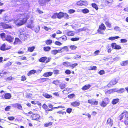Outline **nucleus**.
Returning a JSON list of instances; mask_svg holds the SVG:
<instances>
[{
    "instance_id": "obj_8",
    "label": "nucleus",
    "mask_w": 128,
    "mask_h": 128,
    "mask_svg": "<svg viewBox=\"0 0 128 128\" xmlns=\"http://www.w3.org/2000/svg\"><path fill=\"white\" fill-rule=\"evenodd\" d=\"M11 97V94L10 93H7L5 94L4 96L3 95L2 98V99L5 98L6 99H9Z\"/></svg>"
},
{
    "instance_id": "obj_34",
    "label": "nucleus",
    "mask_w": 128,
    "mask_h": 128,
    "mask_svg": "<svg viewBox=\"0 0 128 128\" xmlns=\"http://www.w3.org/2000/svg\"><path fill=\"white\" fill-rule=\"evenodd\" d=\"M51 53L53 54L56 55L57 53H59V52L58 50H54L51 51Z\"/></svg>"
},
{
    "instance_id": "obj_6",
    "label": "nucleus",
    "mask_w": 128,
    "mask_h": 128,
    "mask_svg": "<svg viewBox=\"0 0 128 128\" xmlns=\"http://www.w3.org/2000/svg\"><path fill=\"white\" fill-rule=\"evenodd\" d=\"M118 79H115L112 80L108 84V86H110L111 85H114L116 84L118 82Z\"/></svg>"
},
{
    "instance_id": "obj_27",
    "label": "nucleus",
    "mask_w": 128,
    "mask_h": 128,
    "mask_svg": "<svg viewBox=\"0 0 128 128\" xmlns=\"http://www.w3.org/2000/svg\"><path fill=\"white\" fill-rule=\"evenodd\" d=\"M120 38L118 36H116L115 37H109L108 39L109 40H112Z\"/></svg>"
},
{
    "instance_id": "obj_39",
    "label": "nucleus",
    "mask_w": 128,
    "mask_h": 128,
    "mask_svg": "<svg viewBox=\"0 0 128 128\" xmlns=\"http://www.w3.org/2000/svg\"><path fill=\"white\" fill-rule=\"evenodd\" d=\"M44 49L45 51H48L50 49V48L49 46L44 47Z\"/></svg>"
},
{
    "instance_id": "obj_10",
    "label": "nucleus",
    "mask_w": 128,
    "mask_h": 128,
    "mask_svg": "<svg viewBox=\"0 0 128 128\" xmlns=\"http://www.w3.org/2000/svg\"><path fill=\"white\" fill-rule=\"evenodd\" d=\"M41 70H39L38 72H37L36 70H32L30 71L28 74V76H30L32 74H34L35 73H39L41 72Z\"/></svg>"
},
{
    "instance_id": "obj_37",
    "label": "nucleus",
    "mask_w": 128,
    "mask_h": 128,
    "mask_svg": "<svg viewBox=\"0 0 128 128\" xmlns=\"http://www.w3.org/2000/svg\"><path fill=\"white\" fill-rule=\"evenodd\" d=\"M83 1L80 0L78 2L76 3V4L78 6H83Z\"/></svg>"
},
{
    "instance_id": "obj_58",
    "label": "nucleus",
    "mask_w": 128,
    "mask_h": 128,
    "mask_svg": "<svg viewBox=\"0 0 128 128\" xmlns=\"http://www.w3.org/2000/svg\"><path fill=\"white\" fill-rule=\"evenodd\" d=\"M72 110V108H68L66 110V112L68 113H70L71 112Z\"/></svg>"
},
{
    "instance_id": "obj_46",
    "label": "nucleus",
    "mask_w": 128,
    "mask_h": 128,
    "mask_svg": "<svg viewBox=\"0 0 128 128\" xmlns=\"http://www.w3.org/2000/svg\"><path fill=\"white\" fill-rule=\"evenodd\" d=\"M79 39V38H72L70 39L71 40L74 41L78 40Z\"/></svg>"
},
{
    "instance_id": "obj_14",
    "label": "nucleus",
    "mask_w": 128,
    "mask_h": 128,
    "mask_svg": "<svg viewBox=\"0 0 128 128\" xmlns=\"http://www.w3.org/2000/svg\"><path fill=\"white\" fill-rule=\"evenodd\" d=\"M21 43V41L18 38H16L15 39V40L14 42V45H16L18 44H20Z\"/></svg>"
},
{
    "instance_id": "obj_25",
    "label": "nucleus",
    "mask_w": 128,
    "mask_h": 128,
    "mask_svg": "<svg viewBox=\"0 0 128 128\" xmlns=\"http://www.w3.org/2000/svg\"><path fill=\"white\" fill-rule=\"evenodd\" d=\"M32 95L30 93H27L26 96V98L29 99L32 98Z\"/></svg>"
},
{
    "instance_id": "obj_2",
    "label": "nucleus",
    "mask_w": 128,
    "mask_h": 128,
    "mask_svg": "<svg viewBox=\"0 0 128 128\" xmlns=\"http://www.w3.org/2000/svg\"><path fill=\"white\" fill-rule=\"evenodd\" d=\"M1 38L4 40H6L10 43L13 42L14 38H12L9 35H6L4 33H2L0 34Z\"/></svg>"
},
{
    "instance_id": "obj_44",
    "label": "nucleus",
    "mask_w": 128,
    "mask_h": 128,
    "mask_svg": "<svg viewBox=\"0 0 128 128\" xmlns=\"http://www.w3.org/2000/svg\"><path fill=\"white\" fill-rule=\"evenodd\" d=\"M52 124V123L51 122H50L49 123L45 124L44 125V126L45 127H48L50 126Z\"/></svg>"
},
{
    "instance_id": "obj_21",
    "label": "nucleus",
    "mask_w": 128,
    "mask_h": 128,
    "mask_svg": "<svg viewBox=\"0 0 128 128\" xmlns=\"http://www.w3.org/2000/svg\"><path fill=\"white\" fill-rule=\"evenodd\" d=\"M99 30H104L106 28L104 24H102L99 26Z\"/></svg>"
},
{
    "instance_id": "obj_1",
    "label": "nucleus",
    "mask_w": 128,
    "mask_h": 128,
    "mask_svg": "<svg viewBox=\"0 0 128 128\" xmlns=\"http://www.w3.org/2000/svg\"><path fill=\"white\" fill-rule=\"evenodd\" d=\"M18 19L14 21V22L17 26H21L27 21L28 18L27 16L25 14H20L17 17Z\"/></svg>"
},
{
    "instance_id": "obj_61",
    "label": "nucleus",
    "mask_w": 128,
    "mask_h": 128,
    "mask_svg": "<svg viewBox=\"0 0 128 128\" xmlns=\"http://www.w3.org/2000/svg\"><path fill=\"white\" fill-rule=\"evenodd\" d=\"M11 106H7L5 109L6 111H8L10 109Z\"/></svg>"
},
{
    "instance_id": "obj_12",
    "label": "nucleus",
    "mask_w": 128,
    "mask_h": 128,
    "mask_svg": "<svg viewBox=\"0 0 128 128\" xmlns=\"http://www.w3.org/2000/svg\"><path fill=\"white\" fill-rule=\"evenodd\" d=\"M32 120H37L40 117L39 115L37 114H34L32 115Z\"/></svg>"
},
{
    "instance_id": "obj_43",
    "label": "nucleus",
    "mask_w": 128,
    "mask_h": 128,
    "mask_svg": "<svg viewBox=\"0 0 128 128\" xmlns=\"http://www.w3.org/2000/svg\"><path fill=\"white\" fill-rule=\"evenodd\" d=\"M34 48H35L34 46L30 47L28 48V50L30 52H32L33 51Z\"/></svg>"
},
{
    "instance_id": "obj_20",
    "label": "nucleus",
    "mask_w": 128,
    "mask_h": 128,
    "mask_svg": "<svg viewBox=\"0 0 128 128\" xmlns=\"http://www.w3.org/2000/svg\"><path fill=\"white\" fill-rule=\"evenodd\" d=\"M52 72H47L44 74L43 76L45 77H48L52 75Z\"/></svg>"
},
{
    "instance_id": "obj_17",
    "label": "nucleus",
    "mask_w": 128,
    "mask_h": 128,
    "mask_svg": "<svg viewBox=\"0 0 128 128\" xmlns=\"http://www.w3.org/2000/svg\"><path fill=\"white\" fill-rule=\"evenodd\" d=\"M106 124H107L109 125L110 126H112V122L110 118H109L108 119L107 121Z\"/></svg>"
},
{
    "instance_id": "obj_50",
    "label": "nucleus",
    "mask_w": 128,
    "mask_h": 128,
    "mask_svg": "<svg viewBox=\"0 0 128 128\" xmlns=\"http://www.w3.org/2000/svg\"><path fill=\"white\" fill-rule=\"evenodd\" d=\"M83 6H86L88 4V2L86 1H83Z\"/></svg>"
},
{
    "instance_id": "obj_49",
    "label": "nucleus",
    "mask_w": 128,
    "mask_h": 128,
    "mask_svg": "<svg viewBox=\"0 0 128 128\" xmlns=\"http://www.w3.org/2000/svg\"><path fill=\"white\" fill-rule=\"evenodd\" d=\"M59 86L61 89H62L65 87L66 85L64 84H62L59 85Z\"/></svg>"
},
{
    "instance_id": "obj_48",
    "label": "nucleus",
    "mask_w": 128,
    "mask_h": 128,
    "mask_svg": "<svg viewBox=\"0 0 128 128\" xmlns=\"http://www.w3.org/2000/svg\"><path fill=\"white\" fill-rule=\"evenodd\" d=\"M40 30V26H38L36 27L35 29V32H38Z\"/></svg>"
},
{
    "instance_id": "obj_56",
    "label": "nucleus",
    "mask_w": 128,
    "mask_h": 128,
    "mask_svg": "<svg viewBox=\"0 0 128 128\" xmlns=\"http://www.w3.org/2000/svg\"><path fill=\"white\" fill-rule=\"evenodd\" d=\"M71 73V71L68 70H66L65 71V73L67 74H70Z\"/></svg>"
},
{
    "instance_id": "obj_36",
    "label": "nucleus",
    "mask_w": 128,
    "mask_h": 128,
    "mask_svg": "<svg viewBox=\"0 0 128 128\" xmlns=\"http://www.w3.org/2000/svg\"><path fill=\"white\" fill-rule=\"evenodd\" d=\"M47 58L46 57H43L40 58L39 60L40 62H44L46 60Z\"/></svg>"
},
{
    "instance_id": "obj_9",
    "label": "nucleus",
    "mask_w": 128,
    "mask_h": 128,
    "mask_svg": "<svg viewBox=\"0 0 128 128\" xmlns=\"http://www.w3.org/2000/svg\"><path fill=\"white\" fill-rule=\"evenodd\" d=\"M113 2V0H106L105 4L106 6H111Z\"/></svg>"
},
{
    "instance_id": "obj_57",
    "label": "nucleus",
    "mask_w": 128,
    "mask_h": 128,
    "mask_svg": "<svg viewBox=\"0 0 128 128\" xmlns=\"http://www.w3.org/2000/svg\"><path fill=\"white\" fill-rule=\"evenodd\" d=\"M55 44H56L59 46H60L62 44L60 42L58 41H56Z\"/></svg>"
},
{
    "instance_id": "obj_63",
    "label": "nucleus",
    "mask_w": 128,
    "mask_h": 128,
    "mask_svg": "<svg viewBox=\"0 0 128 128\" xmlns=\"http://www.w3.org/2000/svg\"><path fill=\"white\" fill-rule=\"evenodd\" d=\"M116 44L115 43H113L112 44V46L113 48L114 49Z\"/></svg>"
},
{
    "instance_id": "obj_41",
    "label": "nucleus",
    "mask_w": 128,
    "mask_h": 128,
    "mask_svg": "<svg viewBox=\"0 0 128 128\" xmlns=\"http://www.w3.org/2000/svg\"><path fill=\"white\" fill-rule=\"evenodd\" d=\"M114 29L116 31L120 32L121 30L120 28L118 26H116L114 28Z\"/></svg>"
},
{
    "instance_id": "obj_7",
    "label": "nucleus",
    "mask_w": 128,
    "mask_h": 128,
    "mask_svg": "<svg viewBox=\"0 0 128 128\" xmlns=\"http://www.w3.org/2000/svg\"><path fill=\"white\" fill-rule=\"evenodd\" d=\"M29 37V36L27 34H21L20 36V39L22 40H25Z\"/></svg>"
},
{
    "instance_id": "obj_24",
    "label": "nucleus",
    "mask_w": 128,
    "mask_h": 128,
    "mask_svg": "<svg viewBox=\"0 0 128 128\" xmlns=\"http://www.w3.org/2000/svg\"><path fill=\"white\" fill-rule=\"evenodd\" d=\"M119 99L118 98L114 99L112 100V104H116L119 102Z\"/></svg>"
},
{
    "instance_id": "obj_62",
    "label": "nucleus",
    "mask_w": 128,
    "mask_h": 128,
    "mask_svg": "<svg viewBox=\"0 0 128 128\" xmlns=\"http://www.w3.org/2000/svg\"><path fill=\"white\" fill-rule=\"evenodd\" d=\"M120 41L121 42H127V40L125 39H121L120 40Z\"/></svg>"
},
{
    "instance_id": "obj_33",
    "label": "nucleus",
    "mask_w": 128,
    "mask_h": 128,
    "mask_svg": "<svg viewBox=\"0 0 128 128\" xmlns=\"http://www.w3.org/2000/svg\"><path fill=\"white\" fill-rule=\"evenodd\" d=\"M49 79L48 78H40L39 80L41 82H44L48 80Z\"/></svg>"
},
{
    "instance_id": "obj_40",
    "label": "nucleus",
    "mask_w": 128,
    "mask_h": 128,
    "mask_svg": "<svg viewBox=\"0 0 128 128\" xmlns=\"http://www.w3.org/2000/svg\"><path fill=\"white\" fill-rule=\"evenodd\" d=\"M92 6L96 10L98 9V7L97 5L96 4H92Z\"/></svg>"
},
{
    "instance_id": "obj_60",
    "label": "nucleus",
    "mask_w": 128,
    "mask_h": 128,
    "mask_svg": "<svg viewBox=\"0 0 128 128\" xmlns=\"http://www.w3.org/2000/svg\"><path fill=\"white\" fill-rule=\"evenodd\" d=\"M75 11L73 10L70 9L68 10V12L70 14H72Z\"/></svg>"
},
{
    "instance_id": "obj_4",
    "label": "nucleus",
    "mask_w": 128,
    "mask_h": 128,
    "mask_svg": "<svg viewBox=\"0 0 128 128\" xmlns=\"http://www.w3.org/2000/svg\"><path fill=\"white\" fill-rule=\"evenodd\" d=\"M109 102V99L107 98H106L102 101L100 104V105L102 107H104L108 104Z\"/></svg>"
},
{
    "instance_id": "obj_35",
    "label": "nucleus",
    "mask_w": 128,
    "mask_h": 128,
    "mask_svg": "<svg viewBox=\"0 0 128 128\" xmlns=\"http://www.w3.org/2000/svg\"><path fill=\"white\" fill-rule=\"evenodd\" d=\"M63 65L64 66L67 67L70 66V63L68 62H64L63 63Z\"/></svg>"
},
{
    "instance_id": "obj_32",
    "label": "nucleus",
    "mask_w": 128,
    "mask_h": 128,
    "mask_svg": "<svg viewBox=\"0 0 128 128\" xmlns=\"http://www.w3.org/2000/svg\"><path fill=\"white\" fill-rule=\"evenodd\" d=\"M6 45L5 44H3L0 47V49L2 50H6L5 48Z\"/></svg>"
},
{
    "instance_id": "obj_30",
    "label": "nucleus",
    "mask_w": 128,
    "mask_h": 128,
    "mask_svg": "<svg viewBox=\"0 0 128 128\" xmlns=\"http://www.w3.org/2000/svg\"><path fill=\"white\" fill-rule=\"evenodd\" d=\"M116 92H117L118 93H122L124 92L125 90L123 88H120L118 90H117L116 89Z\"/></svg>"
},
{
    "instance_id": "obj_23",
    "label": "nucleus",
    "mask_w": 128,
    "mask_h": 128,
    "mask_svg": "<svg viewBox=\"0 0 128 128\" xmlns=\"http://www.w3.org/2000/svg\"><path fill=\"white\" fill-rule=\"evenodd\" d=\"M43 96L47 98H50L52 97V96L46 93H44L43 94Z\"/></svg>"
},
{
    "instance_id": "obj_53",
    "label": "nucleus",
    "mask_w": 128,
    "mask_h": 128,
    "mask_svg": "<svg viewBox=\"0 0 128 128\" xmlns=\"http://www.w3.org/2000/svg\"><path fill=\"white\" fill-rule=\"evenodd\" d=\"M105 73L104 71L103 70H101L98 72V74L101 75Z\"/></svg>"
},
{
    "instance_id": "obj_54",
    "label": "nucleus",
    "mask_w": 128,
    "mask_h": 128,
    "mask_svg": "<svg viewBox=\"0 0 128 128\" xmlns=\"http://www.w3.org/2000/svg\"><path fill=\"white\" fill-rule=\"evenodd\" d=\"M8 118L10 120H13L14 119V118L13 116H10L8 117Z\"/></svg>"
},
{
    "instance_id": "obj_11",
    "label": "nucleus",
    "mask_w": 128,
    "mask_h": 128,
    "mask_svg": "<svg viewBox=\"0 0 128 128\" xmlns=\"http://www.w3.org/2000/svg\"><path fill=\"white\" fill-rule=\"evenodd\" d=\"M12 106L15 108H17L20 110H22V108L21 105L18 103L14 104Z\"/></svg>"
},
{
    "instance_id": "obj_19",
    "label": "nucleus",
    "mask_w": 128,
    "mask_h": 128,
    "mask_svg": "<svg viewBox=\"0 0 128 128\" xmlns=\"http://www.w3.org/2000/svg\"><path fill=\"white\" fill-rule=\"evenodd\" d=\"M71 104L74 106L75 107L79 106L80 104V103L78 102H75L72 103Z\"/></svg>"
},
{
    "instance_id": "obj_3",
    "label": "nucleus",
    "mask_w": 128,
    "mask_h": 128,
    "mask_svg": "<svg viewBox=\"0 0 128 128\" xmlns=\"http://www.w3.org/2000/svg\"><path fill=\"white\" fill-rule=\"evenodd\" d=\"M120 120H121L124 119V123L126 124H128V114L126 113H123L120 116Z\"/></svg>"
},
{
    "instance_id": "obj_29",
    "label": "nucleus",
    "mask_w": 128,
    "mask_h": 128,
    "mask_svg": "<svg viewBox=\"0 0 128 128\" xmlns=\"http://www.w3.org/2000/svg\"><path fill=\"white\" fill-rule=\"evenodd\" d=\"M3 20L4 21L6 22H8L11 21V20L10 19H8V18L7 17L3 18Z\"/></svg>"
},
{
    "instance_id": "obj_5",
    "label": "nucleus",
    "mask_w": 128,
    "mask_h": 128,
    "mask_svg": "<svg viewBox=\"0 0 128 128\" xmlns=\"http://www.w3.org/2000/svg\"><path fill=\"white\" fill-rule=\"evenodd\" d=\"M88 102L89 104H90L92 105H97L98 104V101L95 100L94 99L89 100L88 101Z\"/></svg>"
},
{
    "instance_id": "obj_16",
    "label": "nucleus",
    "mask_w": 128,
    "mask_h": 128,
    "mask_svg": "<svg viewBox=\"0 0 128 128\" xmlns=\"http://www.w3.org/2000/svg\"><path fill=\"white\" fill-rule=\"evenodd\" d=\"M90 87V84H87L85 85L82 87V89L84 90L88 89Z\"/></svg>"
},
{
    "instance_id": "obj_51",
    "label": "nucleus",
    "mask_w": 128,
    "mask_h": 128,
    "mask_svg": "<svg viewBox=\"0 0 128 128\" xmlns=\"http://www.w3.org/2000/svg\"><path fill=\"white\" fill-rule=\"evenodd\" d=\"M74 96L75 95L74 94H72L68 95V97L70 98H71L74 97Z\"/></svg>"
},
{
    "instance_id": "obj_42",
    "label": "nucleus",
    "mask_w": 128,
    "mask_h": 128,
    "mask_svg": "<svg viewBox=\"0 0 128 128\" xmlns=\"http://www.w3.org/2000/svg\"><path fill=\"white\" fill-rule=\"evenodd\" d=\"M57 17L58 18V13H54L52 16V18L54 19L56 18Z\"/></svg>"
},
{
    "instance_id": "obj_18",
    "label": "nucleus",
    "mask_w": 128,
    "mask_h": 128,
    "mask_svg": "<svg viewBox=\"0 0 128 128\" xmlns=\"http://www.w3.org/2000/svg\"><path fill=\"white\" fill-rule=\"evenodd\" d=\"M116 89L114 88V89H111L108 90L106 92V93L108 94H110L111 93H113L114 92H116Z\"/></svg>"
},
{
    "instance_id": "obj_47",
    "label": "nucleus",
    "mask_w": 128,
    "mask_h": 128,
    "mask_svg": "<svg viewBox=\"0 0 128 128\" xmlns=\"http://www.w3.org/2000/svg\"><path fill=\"white\" fill-rule=\"evenodd\" d=\"M105 24L108 27L110 28L111 27V24L108 22H105Z\"/></svg>"
},
{
    "instance_id": "obj_15",
    "label": "nucleus",
    "mask_w": 128,
    "mask_h": 128,
    "mask_svg": "<svg viewBox=\"0 0 128 128\" xmlns=\"http://www.w3.org/2000/svg\"><path fill=\"white\" fill-rule=\"evenodd\" d=\"M46 2H47L46 0H40L39 3L40 5L43 6L45 4Z\"/></svg>"
},
{
    "instance_id": "obj_28",
    "label": "nucleus",
    "mask_w": 128,
    "mask_h": 128,
    "mask_svg": "<svg viewBox=\"0 0 128 128\" xmlns=\"http://www.w3.org/2000/svg\"><path fill=\"white\" fill-rule=\"evenodd\" d=\"M67 35L68 36H74V33L73 32L69 31L67 32Z\"/></svg>"
},
{
    "instance_id": "obj_31",
    "label": "nucleus",
    "mask_w": 128,
    "mask_h": 128,
    "mask_svg": "<svg viewBox=\"0 0 128 128\" xmlns=\"http://www.w3.org/2000/svg\"><path fill=\"white\" fill-rule=\"evenodd\" d=\"M82 12L84 14H86L89 12V11L88 10L87 8H85L82 10Z\"/></svg>"
},
{
    "instance_id": "obj_64",
    "label": "nucleus",
    "mask_w": 128,
    "mask_h": 128,
    "mask_svg": "<svg viewBox=\"0 0 128 128\" xmlns=\"http://www.w3.org/2000/svg\"><path fill=\"white\" fill-rule=\"evenodd\" d=\"M61 38L62 40H66L67 39V37L65 36H63Z\"/></svg>"
},
{
    "instance_id": "obj_38",
    "label": "nucleus",
    "mask_w": 128,
    "mask_h": 128,
    "mask_svg": "<svg viewBox=\"0 0 128 128\" xmlns=\"http://www.w3.org/2000/svg\"><path fill=\"white\" fill-rule=\"evenodd\" d=\"M34 25L33 24L29 23L28 24L27 26L28 28H34Z\"/></svg>"
},
{
    "instance_id": "obj_45",
    "label": "nucleus",
    "mask_w": 128,
    "mask_h": 128,
    "mask_svg": "<svg viewBox=\"0 0 128 128\" xmlns=\"http://www.w3.org/2000/svg\"><path fill=\"white\" fill-rule=\"evenodd\" d=\"M70 48L72 50H74L77 48V47L74 45L71 46L70 47Z\"/></svg>"
},
{
    "instance_id": "obj_22",
    "label": "nucleus",
    "mask_w": 128,
    "mask_h": 128,
    "mask_svg": "<svg viewBox=\"0 0 128 128\" xmlns=\"http://www.w3.org/2000/svg\"><path fill=\"white\" fill-rule=\"evenodd\" d=\"M64 13L60 12L59 13H58V18H60L63 17Z\"/></svg>"
},
{
    "instance_id": "obj_55",
    "label": "nucleus",
    "mask_w": 128,
    "mask_h": 128,
    "mask_svg": "<svg viewBox=\"0 0 128 128\" xmlns=\"http://www.w3.org/2000/svg\"><path fill=\"white\" fill-rule=\"evenodd\" d=\"M78 64L76 63L72 64V65H71L70 64V66L72 68H73L74 67H75L76 66H77Z\"/></svg>"
},
{
    "instance_id": "obj_26",
    "label": "nucleus",
    "mask_w": 128,
    "mask_h": 128,
    "mask_svg": "<svg viewBox=\"0 0 128 128\" xmlns=\"http://www.w3.org/2000/svg\"><path fill=\"white\" fill-rule=\"evenodd\" d=\"M128 64V60H126L121 62L120 64L122 66H125Z\"/></svg>"
},
{
    "instance_id": "obj_59",
    "label": "nucleus",
    "mask_w": 128,
    "mask_h": 128,
    "mask_svg": "<svg viewBox=\"0 0 128 128\" xmlns=\"http://www.w3.org/2000/svg\"><path fill=\"white\" fill-rule=\"evenodd\" d=\"M59 82L58 80H56L54 81L52 83L57 85L58 84Z\"/></svg>"
},
{
    "instance_id": "obj_13",
    "label": "nucleus",
    "mask_w": 128,
    "mask_h": 128,
    "mask_svg": "<svg viewBox=\"0 0 128 128\" xmlns=\"http://www.w3.org/2000/svg\"><path fill=\"white\" fill-rule=\"evenodd\" d=\"M64 50H65L66 51H68V47L66 46H64L58 50L59 53H61L64 51Z\"/></svg>"
},
{
    "instance_id": "obj_52",
    "label": "nucleus",
    "mask_w": 128,
    "mask_h": 128,
    "mask_svg": "<svg viewBox=\"0 0 128 128\" xmlns=\"http://www.w3.org/2000/svg\"><path fill=\"white\" fill-rule=\"evenodd\" d=\"M52 42L51 40H49L46 42V43L47 44H50L52 43Z\"/></svg>"
}]
</instances>
